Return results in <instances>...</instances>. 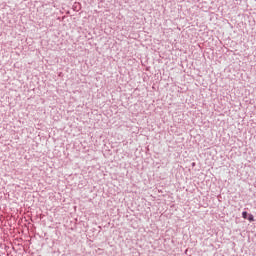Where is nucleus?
I'll return each instance as SVG.
<instances>
[{"label": "nucleus", "instance_id": "obj_1", "mask_svg": "<svg viewBox=\"0 0 256 256\" xmlns=\"http://www.w3.org/2000/svg\"><path fill=\"white\" fill-rule=\"evenodd\" d=\"M242 217H243L244 219H247V218H248V212H247L246 210L242 212Z\"/></svg>", "mask_w": 256, "mask_h": 256}, {"label": "nucleus", "instance_id": "obj_2", "mask_svg": "<svg viewBox=\"0 0 256 256\" xmlns=\"http://www.w3.org/2000/svg\"><path fill=\"white\" fill-rule=\"evenodd\" d=\"M248 220H249L250 222H253V221L255 220L253 214H249Z\"/></svg>", "mask_w": 256, "mask_h": 256}]
</instances>
